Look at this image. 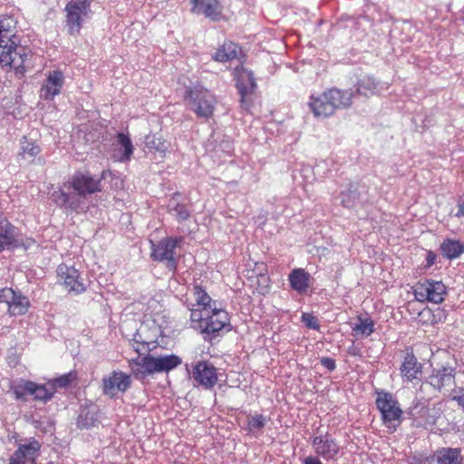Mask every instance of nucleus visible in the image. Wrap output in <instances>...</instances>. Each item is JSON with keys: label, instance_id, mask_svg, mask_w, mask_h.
Returning <instances> with one entry per match:
<instances>
[{"label": "nucleus", "instance_id": "f257e3e1", "mask_svg": "<svg viewBox=\"0 0 464 464\" xmlns=\"http://www.w3.org/2000/svg\"><path fill=\"white\" fill-rule=\"evenodd\" d=\"M108 171L103 170L100 177L92 175L89 171L75 172L64 187L72 189V193L58 189L53 193V199L59 207L65 208L71 211L79 212L83 210V199L87 196L102 190V181L106 178Z\"/></svg>", "mask_w": 464, "mask_h": 464}, {"label": "nucleus", "instance_id": "f03ea898", "mask_svg": "<svg viewBox=\"0 0 464 464\" xmlns=\"http://www.w3.org/2000/svg\"><path fill=\"white\" fill-rule=\"evenodd\" d=\"M26 57L23 47L17 45V37L0 19V66L23 73Z\"/></svg>", "mask_w": 464, "mask_h": 464}, {"label": "nucleus", "instance_id": "7ed1b4c3", "mask_svg": "<svg viewBox=\"0 0 464 464\" xmlns=\"http://www.w3.org/2000/svg\"><path fill=\"white\" fill-rule=\"evenodd\" d=\"M185 100L188 102V109L198 118L209 119L213 115L217 100L208 90L195 86L186 92Z\"/></svg>", "mask_w": 464, "mask_h": 464}, {"label": "nucleus", "instance_id": "20e7f679", "mask_svg": "<svg viewBox=\"0 0 464 464\" xmlns=\"http://www.w3.org/2000/svg\"><path fill=\"white\" fill-rule=\"evenodd\" d=\"M93 0H70L64 8L65 25L71 35L80 33L92 14L91 4Z\"/></svg>", "mask_w": 464, "mask_h": 464}, {"label": "nucleus", "instance_id": "39448f33", "mask_svg": "<svg viewBox=\"0 0 464 464\" xmlns=\"http://www.w3.org/2000/svg\"><path fill=\"white\" fill-rule=\"evenodd\" d=\"M375 403L382 414V421L387 427H395V421L398 423L401 421L402 411L392 393L385 391L376 392Z\"/></svg>", "mask_w": 464, "mask_h": 464}, {"label": "nucleus", "instance_id": "423d86ee", "mask_svg": "<svg viewBox=\"0 0 464 464\" xmlns=\"http://www.w3.org/2000/svg\"><path fill=\"white\" fill-rule=\"evenodd\" d=\"M181 242L182 237H165L157 244L150 241L152 259L158 262H166L169 270H175L177 267L175 249Z\"/></svg>", "mask_w": 464, "mask_h": 464}, {"label": "nucleus", "instance_id": "0eeeda50", "mask_svg": "<svg viewBox=\"0 0 464 464\" xmlns=\"http://www.w3.org/2000/svg\"><path fill=\"white\" fill-rule=\"evenodd\" d=\"M12 391L17 400H23L26 394L34 396V400L47 401L55 393L54 387L51 383L38 384L32 381L21 380L12 386Z\"/></svg>", "mask_w": 464, "mask_h": 464}, {"label": "nucleus", "instance_id": "6e6552de", "mask_svg": "<svg viewBox=\"0 0 464 464\" xmlns=\"http://www.w3.org/2000/svg\"><path fill=\"white\" fill-rule=\"evenodd\" d=\"M229 315L226 310L214 306L209 309L208 313H206V321L200 334L204 335L205 340H210L227 327V331H229Z\"/></svg>", "mask_w": 464, "mask_h": 464}, {"label": "nucleus", "instance_id": "1a4fd4ad", "mask_svg": "<svg viewBox=\"0 0 464 464\" xmlns=\"http://www.w3.org/2000/svg\"><path fill=\"white\" fill-rule=\"evenodd\" d=\"M414 295L420 302L429 301L440 304L444 300L446 286L440 281L424 280L413 288Z\"/></svg>", "mask_w": 464, "mask_h": 464}, {"label": "nucleus", "instance_id": "9d476101", "mask_svg": "<svg viewBox=\"0 0 464 464\" xmlns=\"http://www.w3.org/2000/svg\"><path fill=\"white\" fill-rule=\"evenodd\" d=\"M41 444L34 438L20 444L9 459V464H35L40 455Z\"/></svg>", "mask_w": 464, "mask_h": 464}, {"label": "nucleus", "instance_id": "9b49d317", "mask_svg": "<svg viewBox=\"0 0 464 464\" xmlns=\"http://www.w3.org/2000/svg\"><path fill=\"white\" fill-rule=\"evenodd\" d=\"M311 444L314 453L325 460H335L341 450L339 443L328 432L314 437Z\"/></svg>", "mask_w": 464, "mask_h": 464}, {"label": "nucleus", "instance_id": "f8f14e48", "mask_svg": "<svg viewBox=\"0 0 464 464\" xmlns=\"http://www.w3.org/2000/svg\"><path fill=\"white\" fill-rule=\"evenodd\" d=\"M130 375L123 372L113 371L109 376L102 379L103 394L113 398L118 392H125L130 386Z\"/></svg>", "mask_w": 464, "mask_h": 464}, {"label": "nucleus", "instance_id": "ddd939ff", "mask_svg": "<svg viewBox=\"0 0 464 464\" xmlns=\"http://www.w3.org/2000/svg\"><path fill=\"white\" fill-rule=\"evenodd\" d=\"M59 281L65 286L67 291L75 294H82L85 291V285L80 278V274L73 266L61 264L57 267Z\"/></svg>", "mask_w": 464, "mask_h": 464}, {"label": "nucleus", "instance_id": "4468645a", "mask_svg": "<svg viewBox=\"0 0 464 464\" xmlns=\"http://www.w3.org/2000/svg\"><path fill=\"white\" fill-rule=\"evenodd\" d=\"M192 378L205 389H211L218 381L217 370L212 364L200 361L193 367Z\"/></svg>", "mask_w": 464, "mask_h": 464}, {"label": "nucleus", "instance_id": "2eb2a0df", "mask_svg": "<svg viewBox=\"0 0 464 464\" xmlns=\"http://www.w3.org/2000/svg\"><path fill=\"white\" fill-rule=\"evenodd\" d=\"M64 84V75L63 72L54 70L49 72L45 81L41 87V97L46 101L53 100L59 95Z\"/></svg>", "mask_w": 464, "mask_h": 464}, {"label": "nucleus", "instance_id": "dca6fc26", "mask_svg": "<svg viewBox=\"0 0 464 464\" xmlns=\"http://www.w3.org/2000/svg\"><path fill=\"white\" fill-rule=\"evenodd\" d=\"M191 12L204 14L212 21H218L222 15V5L218 0H191Z\"/></svg>", "mask_w": 464, "mask_h": 464}, {"label": "nucleus", "instance_id": "f3484780", "mask_svg": "<svg viewBox=\"0 0 464 464\" xmlns=\"http://www.w3.org/2000/svg\"><path fill=\"white\" fill-rule=\"evenodd\" d=\"M362 187L357 183H351L339 194L341 205L346 208H355L362 200Z\"/></svg>", "mask_w": 464, "mask_h": 464}, {"label": "nucleus", "instance_id": "a211bd4d", "mask_svg": "<svg viewBox=\"0 0 464 464\" xmlns=\"http://www.w3.org/2000/svg\"><path fill=\"white\" fill-rule=\"evenodd\" d=\"M237 88L241 95V102L245 97L256 88V80L251 71L242 68L237 71Z\"/></svg>", "mask_w": 464, "mask_h": 464}, {"label": "nucleus", "instance_id": "6ab92c4d", "mask_svg": "<svg viewBox=\"0 0 464 464\" xmlns=\"http://www.w3.org/2000/svg\"><path fill=\"white\" fill-rule=\"evenodd\" d=\"M129 367L131 373L137 380H143L148 375L154 373L150 355L137 356L129 361Z\"/></svg>", "mask_w": 464, "mask_h": 464}, {"label": "nucleus", "instance_id": "aec40b11", "mask_svg": "<svg viewBox=\"0 0 464 464\" xmlns=\"http://www.w3.org/2000/svg\"><path fill=\"white\" fill-rule=\"evenodd\" d=\"M309 107L316 117L325 118L334 113L326 92H324L319 96L312 95Z\"/></svg>", "mask_w": 464, "mask_h": 464}, {"label": "nucleus", "instance_id": "412c9836", "mask_svg": "<svg viewBox=\"0 0 464 464\" xmlns=\"http://www.w3.org/2000/svg\"><path fill=\"white\" fill-rule=\"evenodd\" d=\"M455 370L451 367H442L429 377V383L436 390L440 391L443 387L454 382Z\"/></svg>", "mask_w": 464, "mask_h": 464}, {"label": "nucleus", "instance_id": "4be33fe9", "mask_svg": "<svg viewBox=\"0 0 464 464\" xmlns=\"http://www.w3.org/2000/svg\"><path fill=\"white\" fill-rule=\"evenodd\" d=\"M153 372H169L179 364H181V359L175 354L153 356L150 355Z\"/></svg>", "mask_w": 464, "mask_h": 464}, {"label": "nucleus", "instance_id": "5701e85b", "mask_svg": "<svg viewBox=\"0 0 464 464\" xmlns=\"http://www.w3.org/2000/svg\"><path fill=\"white\" fill-rule=\"evenodd\" d=\"M325 92L331 102L334 112L338 109L348 108L352 104L353 93L350 91L332 88Z\"/></svg>", "mask_w": 464, "mask_h": 464}, {"label": "nucleus", "instance_id": "b1692460", "mask_svg": "<svg viewBox=\"0 0 464 464\" xmlns=\"http://www.w3.org/2000/svg\"><path fill=\"white\" fill-rule=\"evenodd\" d=\"M412 415L415 416V419L420 420V425L424 427L432 426L436 424L440 416V410L435 407L429 408L424 405L419 407V405H416L412 408Z\"/></svg>", "mask_w": 464, "mask_h": 464}, {"label": "nucleus", "instance_id": "393cba45", "mask_svg": "<svg viewBox=\"0 0 464 464\" xmlns=\"http://www.w3.org/2000/svg\"><path fill=\"white\" fill-rule=\"evenodd\" d=\"M421 372V364L418 362L415 355L411 353H407L401 366V377L407 382H412L418 378Z\"/></svg>", "mask_w": 464, "mask_h": 464}, {"label": "nucleus", "instance_id": "a878e982", "mask_svg": "<svg viewBox=\"0 0 464 464\" xmlns=\"http://www.w3.org/2000/svg\"><path fill=\"white\" fill-rule=\"evenodd\" d=\"M117 150L114 154L116 160L121 162L129 161L133 154V145L130 137L124 133L117 135Z\"/></svg>", "mask_w": 464, "mask_h": 464}, {"label": "nucleus", "instance_id": "bb28decb", "mask_svg": "<svg viewBox=\"0 0 464 464\" xmlns=\"http://www.w3.org/2000/svg\"><path fill=\"white\" fill-rule=\"evenodd\" d=\"M437 464H462L463 457L457 448H442L436 454Z\"/></svg>", "mask_w": 464, "mask_h": 464}, {"label": "nucleus", "instance_id": "cd10ccee", "mask_svg": "<svg viewBox=\"0 0 464 464\" xmlns=\"http://www.w3.org/2000/svg\"><path fill=\"white\" fill-rule=\"evenodd\" d=\"M310 276L302 268L294 269L288 277L291 287L298 293L305 292L309 287Z\"/></svg>", "mask_w": 464, "mask_h": 464}, {"label": "nucleus", "instance_id": "c85d7f7f", "mask_svg": "<svg viewBox=\"0 0 464 464\" xmlns=\"http://www.w3.org/2000/svg\"><path fill=\"white\" fill-rule=\"evenodd\" d=\"M237 45L233 42H226L217 50L213 59L220 63L232 61L237 57Z\"/></svg>", "mask_w": 464, "mask_h": 464}, {"label": "nucleus", "instance_id": "c756f323", "mask_svg": "<svg viewBox=\"0 0 464 464\" xmlns=\"http://www.w3.org/2000/svg\"><path fill=\"white\" fill-rule=\"evenodd\" d=\"M440 251L448 259H454L464 252V244L459 240L445 239L440 245Z\"/></svg>", "mask_w": 464, "mask_h": 464}, {"label": "nucleus", "instance_id": "7c9ffc66", "mask_svg": "<svg viewBox=\"0 0 464 464\" xmlns=\"http://www.w3.org/2000/svg\"><path fill=\"white\" fill-rule=\"evenodd\" d=\"M40 153V148L35 141L29 140L24 136L20 140V150L18 157L22 160L33 161Z\"/></svg>", "mask_w": 464, "mask_h": 464}, {"label": "nucleus", "instance_id": "2f4dec72", "mask_svg": "<svg viewBox=\"0 0 464 464\" xmlns=\"http://www.w3.org/2000/svg\"><path fill=\"white\" fill-rule=\"evenodd\" d=\"M30 305L28 298L20 293L14 292V296L8 305V313L12 316L24 314Z\"/></svg>", "mask_w": 464, "mask_h": 464}, {"label": "nucleus", "instance_id": "473e14b6", "mask_svg": "<svg viewBox=\"0 0 464 464\" xmlns=\"http://www.w3.org/2000/svg\"><path fill=\"white\" fill-rule=\"evenodd\" d=\"M145 148L150 152H158L163 157L168 150V143L157 134H148L145 136Z\"/></svg>", "mask_w": 464, "mask_h": 464}, {"label": "nucleus", "instance_id": "72a5a7b5", "mask_svg": "<svg viewBox=\"0 0 464 464\" xmlns=\"http://www.w3.org/2000/svg\"><path fill=\"white\" fill-rule=\"evenodd\" d=\"M352 330L355 336L368 337L374 332V322L369 317L358 316Z\"/></svg>", "mask_w": 464, "mask_h": 464}, {"label": "nucleus", "instance_id": "f704fd0d", "mask_svg": "<svg viewBox=\"0 0 464 464\" xmlns=\"http://www.w3.org/2000/svg\"><path fill=\"white\" fill-rule=\"evenodd\" d=\"M192 295L195 301V304H193V306L198 305V307L208 309L216 306V301L212 300L206 289H204L200 285H194L192 288Z\"/></svg>", "mask_w": 464, "mask_h": 464}, {"label": "nucleus", "instance_id": "c9c22d12", "mask_svg": "<svg viewBox=\"0 0 464 464\" xmlns=\"http://www.w3.org/2000/svg\"><path fill=\"white\" fill-rule=\"evenodd\" d=\"M169 212L175 217L179 222L187 220L190 217V213L185 204L178 201L173 196L168 204Z\"/></svg>", "mask_w": 464, "mask_h": 464}, {"label": "nucleus", "instance_id": "e433bc0d", "mask_svg": "<svg viewBox=\"0 0 464 464\" xmlns=\"http://www.w3.org/2000/svg\"><path fill=\"white\" fill-rule=\"evenodd\" d=\"M208 312V308H190V327L200 333L206 321V313Z\"/></svg>", "mask_w": 464, "mask_h": 464}, {"label": "nucleus", "instance_id": "4c0bfd02", "mask_svg": "<svg viewBox=\"0 0 464 464\" xmlns=\"http://www.w3.org/2000/svg\"><path fill=\"white\" fill-rule=\"evenodd\" d=\"M377 90V82L372 77L362 78L357 85L356 92L360 95L369 96L375 93Z\"/></svg>", "mask_w": 464, "mask_h": 464}, {"label": "nucleus", "instance_id": "58836bf2", "mask_svg": "<svg viewBox=\"0 0 464 464\" xmlns=\"http://www.w3.org/2000/svg\"><path fill=\"white\" fill-rule=\"evenodd\" d=\"M97 418L93 411L82 409L77 419V425L81 429H88L92 427Z\"/></svg>", "mask_w": 464, "mask_h": 464}, {"label": "nucleus", "instance_id": "ea45409f", "mask_svg": "<svg viewBox=\"0 0 464 464\" xmlns=\"http://www.w3.org/2000/svg\"><path fill=\"white\" fill-rule=\"evenodd\" d=\"M266 424V418L261 414H256L255 416H252L248 420L247 426H248L249 431H254L256 430L263 429Z\"/></svg>", "mask_w": 464, "mask_h": 464}, {"label": "nucleus", "instance_id": "a19ab883", "mask_svg": "<svg viewBox=\"0 0 464 464\" xmlns=\"http://www.w3.org/2000/svg\"><path fill=\"white\" fill-rule=\"evenodd\" d=\"M450 400L455 401L459 408L464 411V387H457L450 393Z\"/></svg>", "mask_w": 464, "mask_h": 464}, {"label": "nucleus", "instance_id": "79ce46f5", "mask_svg": "<svg viewBox=\"0 0 464 464\" xmlns=\"http://www.w3.org/2000/svg\"><path fill=\"white\" fill-rule=\"evenodd\" d=\"M74 378H75V374L72 372H69L67 374H63V375L54 379L53 383H51V385H53L54 388L55 387L63 388V387H66L67 385H69L74 380Z\"/></svg>", "mask_w": 464, "mask_h": 464}, {"label": "nucleus", "instance_id": "37998d69", "mask_svg": "<svg viewBox=\"0 0 464 464\" xmlns=\"http://www.w3.org/2000/svg\"><path fill=\"white\" fill-rule=\"evenodd\" d=\"M302 322L310 329L318 330L319 323L315 316L311 314L304 313L302 314Z\"/></svg>", "mask_w": 464, "mask_h": 464}, {"label": "nucleus", "instance_id": "c03bdc74", "mask_svg": "<svg viewBox=\"0 0 464 464\" xmlns=\"http://www.w3.org/2000/svg\"><path fill=\"white\" fill-rule=\"evenodd\" d=\"M14 296V291L12 288L5 287L0 290V304L5 303L9 305Z\"/></svg>", "mask_w": 464, "mask_h": 464}, {"label": "nucleus", "instance_id": "a18cd8bd", "mask_svg": "<svg viewBox=\"0 0 464 464\" xmlns=\"http://www.w3.org/2000/svg\"><path fill=\"white\" fill-rule=\"evenodd\" d=\"M320 362L324 367L331 372L336 368L335 361L330 357H322Z\"/></svg>", "mask_w": 464, "mask_h": 464}, {"label": "nucleus", "instance_id": "49530a36", "mask_svg": "<svg viewBox=\"0 0 464 464\" xmlns=\"http://www.w3.org/2000/svg\"><path fill=\"white\" fill-rule=\"evenodd\" d=\"M141 331H142V327L140 328L139 330H137L136 334H134L133 341L136 343L149 344L150 343L149 341L142 339V337H141Z\"/></svg>", "mask_w": 464, "mask_h": 464}, {"label": "nucleus", "instance_id": "de8ad7c7", "mask_svg": "<svg viewBox=\"0 0 464 464\" xmlns=\"http://www.w3.org/2000/svg\"><path fill=\"white\" fill-rule=\"evenodd\" d=\"M304 464H323V462L317 457L309 456L304 459Z\"/></svg>", "mask_w": 464, "mask_h": 464}, {"label": "nucleus", "instance_id": "09e8293b", "mask_svg": "<svg viewBox=\"0 0 464 464\" xmlns=\"http://www.w3.org/2000/svg\"><path fill=\"white\" fill-rule=\"evenodd\" d=\"M458 212L456 213V217H464V201L459 202L458 204Z\"/></svg>", "mask_w": 464, "mask_h": 464}, {"label": "nucleus", "instance_id": "8fccbe9b", "mask_svg": "<svg viewBox=\"0 0 464 464\" xmlns=\"http://www.w3.org/2000/svg\"><path fill=\"white\" fill-rule=\"evenodd\" d=\"M435 259H436V256L434 254H432L431 252H429L428 256H427V263H428V265L429 266L433 265Z\"/></svg>", "mask_w": 464, "mask_h": 464}, {"label": "nucleus", "instance_id": "3c124183", "mask_svg": "<svg viewBox=\"0 0 464 464\" xmlns=\"http://www.w3.org/2000/svg\"><path fill=\"white\" fill-rule=\"evenodd\" d=\"M410 464H430L427 459H414L412 461H411Z\"/></svg>", "mask_w": 464, "mask_h": 464}, {"label": "nucleus", "instance_id": "603ef678", "mask_svg": "<svg viewBox=\"0 0 464 464\" xmlns=\"http://www.w3.org/2000/svg\"><path fill=\"white\" fill-rule=\"evenodd\" d=\"M135 350H136V352L140 353V348L139 347H135Z\"/></svg>", "mask_w": 464, "mask_h": 464}, {"label": "nucleus", "instance_id": "864d4df0", "mask_svg": "<svg viewBox=\"0 0 464 464\" xmlns=\"http://www.w3.org/2000/svg\"><path fill=\"white\" fill-rule=\"evenodd\" d=\"M46 464H53V462H48V463H46Z\"/></svg>", "mask_w": 464, "mask_h": 464}]
</instances>
